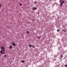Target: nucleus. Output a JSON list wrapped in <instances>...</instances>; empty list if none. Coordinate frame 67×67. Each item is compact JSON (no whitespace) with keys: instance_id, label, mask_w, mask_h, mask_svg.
<instances>
[{"instance_id":"nucleus-1","label":"nucleus","mask_w":67,"mask_h":67,"mask_svg":"<svg viewBox=\"0 0 67 67\" xmlns=\"http://www.w3.org/2000/svg\"><path fill=\"white\" fill-rule=\"evenodd\" d=\"M1 51H0V53L2 54H4L5 52V49L4 47H1Z\"/></svg>"},{"instance_id":"nucleus-2","label":"nucleus","mask_w":67,"mask_h":67,"mask_svg":"<svg viewBox=\"0 0 67 67\" xmlns=\"http://www.w3.org/2000/svg\"><path fill=\"white\" fill-rule=\"evenodd\" d=\"M33 10H36L37 9V8L35 7L33 8Z\"/></svg>"},{"instance_id":"nucleus-3","label":"nucleus","mask_w":67,"mask_h":67,"mask_svg":"<svg viewBox=\"0 0 67 67\" xmlns=\"http://www.w3.org/2000/svg\"><path fill=\"white\" fill-rule=\"evenodd\" d=\"M12 47H13L12 46H9V48L10 49H12Z\"/></svg>"},{"instance_id":"nucleus-4","label":"nucleus","mask_w":67,"mask_h":67,"mask_svg":"<svg viewBox=\"0 0 67 67\" xmlns=\"http://www.w3.org/2000/svg\"><path fill=\"white\" fill-rule=\"evenodd\" d=\"M12 45L13 46H16V45L15 44V43H13L12 44Z\"/></svg>"},{"instance_id":"nucleus-5","label":"nucleus","mask_w":67,"mask_h":67,"mask_svg":"<svg viewBox=\"0 0 67 67\" xmlns=\"http://www.w3.org/2000/svg\"><path fill=\"white\" fill-rule=\"evenodd\" d=\"M21 62L23 63H24V62H25V61L24 60H21Z\"/></svg>"},{"instance_id":"nucleus-6","label":"nucleus","mask_w":67,"mask_h":67,"mask_svg":"<svg viewBox=\"0 0 67 67\" xmlns=\"http://www.w3.org/2000/svg\"><path fill=\"white\" fill-rule=\"evenodd\" d=\"M64 3V1H63L62 2V3H61V5H62L63 4V3Z\"/></svg>"},{"instance_id":"nucleus-7","label":"nucleus","mask_w":67,"mask_h":67,"mask_svg":"<svg viewBox=\"0 0 67 67\" xmlns=\"http://www.w3.org/2000/svg\"><path fill=\"white\" fill-rule=\"evenodd\" d=\"M29 46H30V48H31V47H32V45H29Z\"/></svg>"},{"instance_id":"nucleus-8","label":"nucleus","mask_w":67,"mask_h":67,"mask_svg":"<svg viewBox=\"0 0 67 67\" xmlns=\"http://www.w3.org/2000/svg\"><path fill=\"white\" fill-rule=\"evenodd\" d=\"M27 34H29V31H27Z\"/></svg>"},{"instance_id":"nucleus-9","label":"nucleus","mask_w":67,"mask_h":67,"mask_svg":"<svg viewBox=\"0 0 67 67\" xmlns=\"http://www.w3.org/2000/svg\"><path fill=\"white\" fill-rule=\"evenodd\" d=\"M20 6H21V5H22V4H21V3H20Z\"/></svg>"},{"instance_id":"nucleus-10","label":"nucleus","mask_w":67,"mask_h":67,"mask_svg":"<svg viewBox=\"0 0 67 67\" xmlns=\"http://www.w3.org/2000/svg\"><path fill=\"white\" fill-rule=\"evenodd\" d=\"M61 57H63V54H62L61 55Z\"/></svg>"},{"instance_id":"nucleus-11","label":"nucleus","mask_w":67,"mask_h":67,"mask_svg":"<svg viewBox=\"0 0 67 67\" xmlns=\"http://www.w3.org/2000/svg\"><path fill=\"white\" fill-rule=\"evenodd\" d=\"M37 3V2L36 1H35L34 2V3H35H35Z\"/></svg>"},{"instance_id":"nucleus-12","label":"nucleus","mask_w":67,"mask_h":67,"mask_svg":"<svg viewBox=\"0 0 67 67\" xmlns=\"http://www.w3.org/2000/svg\"><path fill=\"white\" fill-rule=\"evenodd\" d=\"M38 38L39 39H40V38H41V37H38Z\"/></svg>"},{"instance_id":"nucleus-13","label":"nucleus","mask_w":67,"mask_h":67,"mask_svg":"<svg viewBox=\"0 0 67 67\" xmlns=\"http://www.w3.org/2000/svg\"><path fill=\"white\" fill-rule=\"evenodd\" d=\"M64 66L65 67H67V64L65 65Z\"/></svg>"},{"instance_id":"nucleus-14","label":"nucleus","mask_w":67,"mask_h":67,"mask_svg":"<svg viewBox=\"0 0 67 67\" xmlns=\"http://www.w3.org/2000/svg\"><path fill=\"white\" fill-rule=\"evenodd\" d=\"M57 32H59V29H58L57 30Z\"/></svg>"},{"instance_id":"nucleus-15","label":"nucleus","mask_w":67,"mask_h":67,"mask_svg":"<svg viewBox=\"0 0 67 67\" xmlns=\"http://www.w3.org/2000/svg\"><path fill=\"white\" fill-rule=\"evenodd\" d=\"M1 5L0 4V9H1Z\"/></svg>"},{"instance_id":"nucleus-16","label":"nucleus","mask_w":67,"mask_h":67,"mask_svg":"<svg viewBox=\"0 0 67 67\" xmlns=\"http://www.w3.org/2000/svg\"><path fill=\"white\" fill-rule=\"evenodd\" d=\"M4 57H7V55H4Z\"/></svg>"},{"instance_id":"nucleus-17","label":"nucleus","mask_w":67,"mask_h":67,"mask_svg":"<svg viewBox=\"0 0 67 67\" xmlns=\"http://www.w3.org/2000/svg\"><path fill=\"white\" fill-rule=\"evenodd\" d=\"M32 47H33V48H34V46H32Z\"/></svg>"},{"instance_id":"nucleus-18","label":"nucleus","mask_w":67,"mask_h":67,"mask_svg":"<svg viewBox=\"0 0 67 67\" xmlns=\"http://www.w3.org/2000/svg\"><path fill=\"white\" fill-rule=\"evenodd\" d=\"M19 55H21V54H20V53H19Z\"/></svg>"},{"instance_id":"nucleus-19","label":"nucleus","mask_w":67,"mask_h":67,"mask_svg":"<svg viewBox=\"0 0 67 67\" xmlns=\"http://www.w3.org/2000/svg\"><path fill=\"white\" fill-rule=\"evenodd\" d=\"M63 31H64V29H63Z\"/></svg>"}]
</instances>
